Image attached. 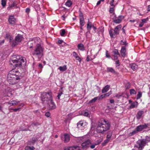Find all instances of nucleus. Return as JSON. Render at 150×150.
<instances>
[{
	"instance_id": "43",
	"label": "nucleus",
	"mask_w": 150,
	"mask_h": 150,
	"mask_svg": "<svg viewBox=\"0 0 150 150\" xmlns=\"http://www.w3.org/2000/svg\"><path fill=\"white\" fill-rule=\"evenodd\" d=\"M1 4L3 7H5L6 5V0H2Z\"/></svg>"
},
{
	"instance_id": "42",
	"label": "nucleus",
	"mask_w": 150,
	"mask_h": 150,
	"mask_svg": "<svg viewBox=\"0 0 150 150\" xmlns=\"http://www.w3.org/2000/svg\"><path fill=\"white\" fill-rule=\"evenodd\" d=\"M65 33V29H62L60 32V34L61 36H64Z\"/></svg>"
},
{
	"instance_id": "59",
	"label": "nucleus",
	"mask_w": 150,
	"mask_h": 150,
	"mask_svg": "<svg viewBox=\"0 0 150 150\" xmlns=\"http://www.w3.org/2000/svg\"><path fill=\"white\" fill-rule=\"evenodd\" d=\"M110 140V139L109 138H107L106 140H104L105 143H107Z\"/></svg>"
},
{
	"instance_id": "48",
	"label": "nucleus",
	"mask_w": 150,
	"mask_h": 150,
	"mask_svg": "<svg viewBox=\"0 0 150 150\" xmlns=\"http://www.w3.org/2000/svg\"><path fill=\"white\" fill-rule=\"evenodd\" d=\"M130 84L129 83H127L125 86V87L126 89H129L130 87Z\"/></svg>"
},
{
	"instance_id": "20",
	"label": "nucleus",
	"mask_w": 150,
	"mask_h": 150,
	"mask_svg": "<svg viewBox=\"0 0 150 150\" xmlns=\"http://www.w3.org/2000/svg\"><path fill=\"white\" fill-rule=\"evenodd\" d=\"M64 142L65 143L68 142L70 140V137L69 135L67 134H65L64 135Z\"/></svg>"
},
{
	"instance_id": "1",
	"label": "nucleus",
	"mask_w": 150,
	"mask_h": 150,
	"mask_svg": "<svg viewBox=\"0 0 150 150\" xmlns=\"http://www.w3.org/2000/svg\"><path fill=\"white\" fill-rule=\"evenodd\" d=\"M25 59L21 56L13 55L10 61V64L13 67H21L25 64Z\"/></svg>"
},
{
	"instance_id": "61",
	"label": "nucleus",
	"mask_w": 150,
	"mask_h": 150,
	"mask_svg": "<svg viewBox=\"0 0 150 150\" xmlns=\"http://www.w3.org/2000/svg\"><path fill=\"white\" fill-rule=\"evenodd\" d=\"M79 17H80V18H84L83 16V14L82 13L80 12V13L79 14Z\"/></svg>"
},
{
	"instance_id": "41",
	"label": "nucleus",
	"mask_w": 150,
	"mask_h": 150,
	"mask_svg": "<svg viewBox=\"0 0 150 150\" xmlns=\"http://www.w3.org/2000/svg\"><path fill=\"white\" fill-rule=\"evenodd\" d=\"M105 56L107 58H110L111 57L110 53L107 50L105 52Z\"/></svg>"
},
{
	"instance_id": "8",
	"label": "nucleus",
	"mask_w": 150,
	"mask_h": 150,
	"mask_svg": "<svg viewBox=\"0 0 150 150\" xmlns=\"http://www.w3.org/2000/svg\"><path fill=\"white\" fill-rule=\"evenodd\" d=\"M23 39L22 35L20 34H18L15 38V41H12V46H15L18 45L19 42H21Z\"/></svg>"
},
{
	"instance_id": "50",
	"label": "nucleus",
	"mask_w": 150,
	"mask_h": 150,
	"mask_svg": "<svg viewBox=\"0 0 150 150\" xmlns=\"http://www.w3.org/2000/svg\"><path fill=\"white\" fill-rule=\"evenodd\" d=\"M115 61V64H116V66H120V63H119V60Z\"/></svg>"
},
{
	"instance_id": "57",
	"label": "nucleus",
	"mask_w": 150,
	"mask_h": 150,
	"mask_svg": "<svg viewBox=\"0 0 150 150\" xmlns=\"http://www.w3.org/2000/svg\"><path fill=\"white\" fill-rule=\"evenodd\" d=\"M122 95H123L122 93H119L118 94H117L116 95V96L117 98H119L120 97L122 96Z\"/></svg>"
},
{
	"instance_id": "40",
	"label": "nucleus",
	"mask_w": 150,
	"mask_h": 150,
	"mask_svg": "<svg viewBox=\"0 0 150 150\" xmlns=\"http://www.w3.org/2000/svg\"><path fill=\"white\" fill-rule=\"evenodd\" d=\"M83 138L82 137H79L77 138V142H81L83 141Z\"/></svg>"
},
{
	"instance_id": "60",
	"label": "nucleus",
	"mask_w": 150,
	"mask_h": 150,
	"mask_svg": "<svg viewBox=\"0 0 150 150\" xmlns=\"http://www.w3.org/2000/svg\"><path fill=\"white\" fill-rule=\"evenodd\" d=\"M20 108H18L16 109H12L13 110V111L14 112H17V111L19 110L20 109Z\"/></svg>"
},
{
	"instance_id": "22",
	"label": "nucleus",
	"mask_w": 150,
	"mask_h": 150,
	"mask_svg": "<svg viewBox=\"0 0 150 150\" xmlns=\"http://www.w3.org/2000/svg\"><path fill=\"white\" fill-rule=\"evenodd\" d=\"M110 88V86L109 85H107L104 87L102 91V93H104L108 91Z\"/></svg>"
},
{
	"instance_id": "63",
	"label": "nucleus",
	"mask_w": 150,
	"mask_h": 150,
	"mask_svg": "<svg viewBox=\"0 0 150 150\" xmlns=\"http://www.w3.org/2000/svg\"><path fill=\"white\" fill-rule=\"evenodd\" d=\"M144 24V23L142 22H141L140 24H139V26L140 27H142L143 26Z\"/></svg>"
},
{
	"instance_id": "29",
	"label": "nucleus",
	"mask_w": 150,
	"mask_h": 150,
	"mask_svg": "<svg viewBox=\"0 0 150 150\" xmlns=\"http://www.w3.org/2000/svg\"><path fill=\"white\" fill-rule=\"evenodd\" d=\"M39 124L38 122H34L32 123L30 126H28V127L30 128L31 127H33V128L35 127H37Z\"/></svg>"
},
{
	"instance_id": "53",
	"label": "nucleus",
	"mask_w": 150,
	"mask_h": 150,
	"mask_svg": "<svg viewBox=\"0 0 150 150\" xmlns=\"http://www.w3.org/2000/svg\"><path fill=\"white\" fill-rule=\"evenodd\" d=\"M112 56L113 57V60L116 61L118 60V59L116 55H113Z\"/></svg>"
},
{
	"instance_id": "54",
	"label": "nucleus",
	"mask_w": 150,
	"mask_h": 150,
	"mask_svg": "<svg viewBox=\"0 0 150 150\" xmlns=\"http://www.w3.org/2000/svg\"><path fill=\"white\" fill-rule=\"evenodd\" d=\"M148 20V18H147L146 19H143L142 20V22L144 24L145 23H146V22Z\"/></svg>"
},
{
	"instance_id": "44",
	"label": "nucleus",
	"mask_w": 150,
	"mask_h": 150,
	"mask_svg": "<svg viewBox=\"0 0 150 150\" xmlns=\"http://www.w3.org/2000/svg\"><path fill=\"white\" fill-rule=\"evenodd\" d=\"M115 7L111 6L110 7L109 11L110 13H112L114 11Z\"/></svg>"
},
{
	"instance_id": "30",
	"label": "nucleus",
	"mask_w": 150,
	"mask_h": 150,
	"mask_svg": "<svg viewBox=\"0 0 150 150\" xmlns=\"http://www.w3.org/2000/svg\"><path fill=\"white\" fill-rule=\"evenodd\" d=\"M137 133V131L135 129L134 130L132 131V132L129 133V134L128 135L129 137L132 136L133 135L136 134Z\"/></svg>"
},
{
	"instance_id": "45",
	"label": "nucleus",
	"mask_w": 150,
	"mask_h": 150,
	"mask_svg": "<svg viewBox=\"0 0 150 150\" xmlns=\"http://www.w3.org/2000/svg\"><path fill=\"white\" fill-rule=\"evenodd\" d=\"M114 0H110V4L111 6L115 7V5L114 4Z\"/></svg>"
},
{
	"instance_id": "23",
	"label": "nucleus",
	"mask_w": 150,
	"mask_h": 150,
	"mask_svg": "<svg viewBox=\"0 0 150 150\" xmlns=\"http://www.w3.org/2000/svg\"><path fill=\"white\" fill-rule=\"evenodd\" d=\"M138 103L137 102H135L132 103L129 106L130 108H133L137 107Z\"/></svg>"
},
{
	"instance_id": "47",
	"label": "nucleus",
	"mask_w": 150,
	"mask_h": 150,
	"mask_svg": "<svg viewBox=\"0 0 150 150\" xmlns=\"http://www.w3.org/2000/svg\"><path fill=\"white\" fill-rule=\"evenodd\" d=\"M98 98V97H96L92 99L90 101V103H93L94 102L96 101V100H97Z\"/></svg>"
},
{
	"instance_id": "14",
	"label": "nucleus",
	"mask_w": 150,
	"mask_h": 150,
	"mask_svg": "<svg viewBox=\"0 0 150 150\" xmlns=\"http://www.w3.org/2000/svg\"><path fill=\"white\" fill-rule=\"evenodd\" d=\"M120 53L121 56L123 57H125L127 54L125 46H122L120 50Z\"/></svg>"
},
{
	"instance_id": "6",
	"label": "nucleus",
	"mask_w": 150,
	"mask_h": 150,
	"mask_svg": "<svg viewBox=\"0 0 150 150\" xmlns=\"http://www.w3.org/2000/svg\"><path fill=\"white\" fill-rule=\"evenodd\" d=\"M41 100L44 102H49L52 99V93L51 91L48 92H43L41 96Z\"/></svg>"
},
{
	"instance_id": "19",
	"label": "nucleus",
	"mask_w": 150,
	"mask_h": 150,
	"mask_svg": "<svg viewBox=\"0 0 150 150\" xmlns=\"http://www.w3.org/2000/svg\"><path fill=\"white\" fill-rule=\"evenodd\" d=\"M73 56L74 57L76 60H78L79 62H81V59L76 52H73Z\"/></svg>"
},
{
	"instance_id": "36",
	"label": "nucleus",
	"mask_w": 150,
	"mask_h": 150,
	"mask_svg": "<svg viewBox=\"0 0 150 150\" xmlns=\"http://www.w3.org/2000/svg\"><path fill=\"white\" fill-rule=\"evenodd\" d=\"M72 4V3L71 1H68L65 3V4L67 6L70 7L71 6Z\"/></svg>"
},
{
	"instance_id": "56",
	"label": "nucleus",
	"mask_w": 150,
	"mask_h": 150,
	"mask_svg": "<svg viewBox=\"0 0 150 150\" xmlns=\"http://www.w3.org/2000/svg\"><path fill=\"white\" fill-rule=\"evenodd\" d=\"M104 1V0H99L97 2L96 5H99L100 4L101 2H103Z\"/></svg>"
},
{
	"instance_id": "3",
	"label": "nucleus",
	"mask_w": 150,
	"mask_h": 150,
	"mask_svg": "<svg viewBox=\"0 0 150 150\" xmlns=\"http://www.w3.org/2000/svg\"><path fill=\"white\" fill-rule=\"evenodd\" d=\"M44 50V48L41 45H35L34 49L32 51V54L40 59L43 56Z\"/></svg>"
},
{
	"instance_id": "10",
	"label": "nucleus",
	"mask_w": 150,
	"mask_h": 150,
	"mask_svg": "<svg viewBox=\"0 0 150 150\" xmlns=\"http://www.w3.org/2000/svg\"><path fill=\"white\" fill-rule=\"evenodd\" d=\"M148 126L147 124H144L143 125H140L137 126L136 128L137 132H140L142 131L143 129L146 128Z\"/></svg>"
},
{
	"instance_id": "55",
	"label": "nucleus",
	"mask_w": 150,
	"mask_h": 150,
	"mask_svg": "<svg viewBox=\"0 0 150 150\" xmlns=\"http://www.w3.org/2000/svg\"><path fill=\"white\" fill-rule=\"evenodd\" d=\"M45 115L47 117H49L50 115V114L49 112H47L45 113Z\"/></svg>"
},
{
	"instance_id": "15",
	"label": "nucleus",
	"mask_w": 150,
	"mask_h": 150,
	"mask_svg": "<svg viewBox=\"0 0 150 150\" xmlns=\"http://www.w3.org/2000/svg\"><path fill=\"white\" fill-rule=\"evenodd\" d=\"M64 150H80V148L78 146H73L65 149Z\"/></svg>"
},
{
	"instance_id": "34",
	"label": "nucleus",
	"mask_w": 150,
	"mask_h": 150,
	"mask_svg": "<svg viewBox=\"0 0 150 150\" xmlns=\"http://www.w3.org/2000/svg\"><path fill=\"white\" fill-rule=\"evenodd\" d=\"M112 134V132L111 131H110L108 132L107 135V138H110L111 137Z\"/></svg>"
},
{
	"instance_id": "24",
	"label": "nucleus",
	"mask_w": 150,
	"mask_h": 150,
	"mask_svg": "<svg viewBox=\"0 0 150 150\" xmlns=\"http://www.w3.org/2000/svg\"><path fill=\"white\" fill-rule=\"evenodd\" d=\"M130 68L133 70L135 71L138 68L137 65L136 64L133 63L130 64Z\"/></svg>"
},
{
	"instance_id": "7",
	"label": "nucleus",
	"mask_w": 150,
	"mask_h": 150,
	"mask_svg": "<svg viewBox=\"0 0 150 150\" xmlns=\"http://www.w3.org/2000/svg\"><path fill=\"white\" fill-rule=\"evenodd\" d=\"M121 25H120L116 26L114 30H111L109 31V34L111 37H113L115 35H118L121 28Z\"/></svg>"
},
{
	"instance_id": "33",
	"label": "nucleus",
	"mask_w": 150,
	"mask_h": 150,
	"mask_svg": "<svg viewBox=\"0 0 150 150\" xmlns=\"http://www.w3.org/2000/svg\"><path fill=\"white\" fill-rule=\"evenodd\" d=\"M82 114L84 116H86L87 117H89L90 116V115L89 114V112L88 111H85L83 112Z\"/></svg>"
},
{
	"instance_id": "28",
	"label": "nucleus",
	"mask_w": 150,
	"mask_h": 150,
	"mask_svg": "<svg viewBox=\"0 0 150 150\" xmlns=\"http://www.w3.org/2000/svg\"><path fill=\"white\" fill-rule=\"evenodd\" d=\"M107 71L108 72H110L113 74H116L115 71L112 67H108L107 69Z\"/></svg>"
},
{
	"instance_id": "37",
	"label": "nucleus",
	"mask_w": 150,
	"mask_h": 150,
	"mask_svg": "<svg viewBox=\"0 0 150 150\" xmlns=\"http://www.w3.org/2000/svg\"><path fill=\"white\" fill-rule=\"evenodd\" d=\"M113 52L114 54L115 55H120V53H119L118 50L116 49H114L113 51Z\"/></svg>"
},
{
	"instance_id": "16",
	"label": "nucleus",
	"mask_w": 150,
	"mask_h": 150,
	"mask_svg": "<svg viewBox=\"0 0 150 150\" xmlns=\"http://www.w3.org/2000/svg\"><path fill=\"white\" fill-rule=\"evenodd\" d=\"M123 18V16H120L117 19L113 20V22L116 23H119Z\"/></svg>"
},
{
	"instance_id": "38",
	"label": "nucleus",
	"mask_w": 150,
	"mask_h": 150,
	"mask_svg": "<svg viewBox=\"0 0 150 150\" xmlns=\"http://www.w3.org/2000/svg\"><path fill=\"white\" fill-rule=\"evenodd\" d=\"M142 96V93L141 91H139L137 95V99H140Z\"/></svg>"
},
{
	"instance_id": "2",
	"label": "nucleus",
	"mask_w": 150,
	"mask_h": 150,
	"mask_svg": "<svg viewBox=\"0 0 150 150\" xmlns=\"http://www.w3.org/2000/svg\"><path fill=\"white\" fill-rule=\"evenodd\" d=\"M110 124L108 121L103 120L101 122L98 123L96 128V131L98 133H103L110 129Z\"/></svg>"
},
{
	"instance_id": "31",
	"label": "nucleus",
	"mask_w": 150,
	"mask_h": 150,
	"mask_svg": "<svg viewBox=\"0 0 150 150\" xmlns=\"http://www.w3.org/2000/svg\"><path fill=\"white\" fill-rule=\"evenodd\" d=\"M5 38L7 39H9L10 40V42H12L11 41V40L12 39V38L11 37V36L10 34L8 33L6 34V35Z\"/></svg>"
},
{
	"instance_id": "13",
	"label": "nucleus",
	"mask_w": 150,
	"mask_h": 150,
	"mask_svg": "<svg viewBox=\"0 0 150 150\" xmlns=\"http://www.w3.org/2000/svg\"><path fill=\"white\" fill-rule=\"evenodd\" d=\"M8 21L10 24L14 25L15 24L16 20L13 16H9Z\"/></svg>"
},
{
	"instance_id": "64",
	"label": "nucleus",
	"mask_w": 150,
	"mask_h": 150,
	"mask_svg": "<svg viewBox=\"0 0 150 150\" xmlns=\"http://www.w3.org/2000/svg\"><path fill=\"white\" fill-rule=\"evenodd\" d=\"M147 10L148 11H150V5L147 6Z\"/></svg>"
},
{
	"instance_id": "39",
	"label": "nucleus",
	"mask_w": 150,
	"mask_h": 150,
	"mask_svg": "<svg viewBox=\"0 0 150 150\" xmlns=\"http://www.w3.org/2000/svg\"><path fill=\"white\" fill-rule=\"evenodd\" d=\"M130 93L131 95L135 94L136 92L134 89H131L130 90Z\"/></svg>"
},
{
	"instance_id": "4",
	"label": "nucleus",
	"mask_w": 150,
	"mask_h": 150,
	"mask_svg": "<svg viewBox=\"0 0 150 150\" xmlns=\"http://www.w3.org/2000/svg\"><path fill=\"white\" fill-rule=\"evenodd\" d=\"M150 141V137L146 136L145 139H139L136 144L134 146V149L132 150H142L145 145L146 144Z\"/></svg>"
},
{
	"instance_id": "58",
	"label": "nucleus",
	"mask_w": 150,
	"mask_h": 150,
	"mask_svg": "<svg viewBox=\"0 0 150 150\" xmlns=\"http://www.w3.org/2000/svg\"><path fill=\"white\" fill-rule=\"evenodd\" d=\"M98 144H95L94 145H92L91 146H90V148H91V149H94L95 147V146L96 145H97Z\"/></svg>"
},
{
	"instance_id": "49",
	"label": "nucleus",
	"mask_w": 150,
	"mask_h": 150,
	"mask_svg": "<svg viewBox=\"0 0 150 150\" xmlns=\"http://www.w3.org/2000/svg\"><path fill=\"white\" fill-rule=\"evenodd\" d=\"M63 94V93L62 92H60L59 93H58V95L57 96V98L58 99H59L60 98V97Z\"/></svg>"
},
{
	"instance_id": "35",
	"label": "nucleus",
	"mask_w": 150,
	"mask_h": 150,
	"mask_svg": "<svg viewBox=\"0 0 150 150\" xmlns=\"http://www.w3.org/2000/svg\"><path fill=\"white\" fill-rule=\"evenodd\" d=\"M35 148L33 146L30 147V146H27L25 148V150H34Z\"/></svg>"
},
{
	"instance_id": "17",
	"label": "nucleus",
	"mask_w": 150,
	"mask_h": 150,
	"mask_svg": "<svg viewBox=\"0 0 150 150\" xmlns=\"http://www.w3.org/2000/svg\"><path fill=\"white\" fill-rule=\"evenodd\" d=\"M19 101L17 100H13L9 101L7 102V103L10 105V106H13L18 104L19 103Z\"/></svg>"
},
{
	"instance_id": "26",
	"label": "nucleus",
	"mask_w": 150,
	"mask_h": 150,
	"mask_svg": "<svg viewBox=\"0 0 150 150\" xmlns=\"http://www.w3.org/2000/svg\"><path fill=\"white\" fill-rule=\"evenodd\" d=\"M77 47L78 49L81 51H83L85 50L84 46L81 43L77 45Z\"/></svg>"
},
{
	"instance_id": "46",
	"label": "nucleus",
	"mask_w": 150,
	"mask_h": 150,
	"mask_svg": "<svg viewBox=\"0 0 150 150\" xmlns=\"http://www.w3.org/2000/svg\"><path fill=\"white\" fill-rule=\"evenodd\" d=\"M120 44L122 45H127L126 41L125 40H122L121 41Z\"/></svg>"
},
{
	"instance_id": "27",
	"label": "nucleus",
	"mask_w": 150,
	"mask_h": 150,
	"mask_svg": "<svg viewBox=\"0 0 150 150\" xmlns=\"http://www.w3.org/2000/svg\"><path fill=\"white\" fill-rule=\"evenodd\" d=\"M58 69L61 71H64L67 70V66L64 65L63 66H60Z\"/></svg>"
},
{
	"instance_id": "18",
	"label": "nucleus",
	"mask_w": 150,
	"mask_h": 150,
	"mask_svg": "<svg viewBox=\"0 0 150 150\" xmlns=\"http://www.w3.org/2000/svg\"><path fill=\"white\" fill-rule=\"evenodd\" d=\"M34 41L35 43V45H41V40L40 38L39 37H36L34 38Z\"/></svg>"
},
{
	"instance_id": "5",
	"label": "nucleus",
	"mask_w": 150,
	"mask_h": 150,
	"mask_svg": "<svg viewBox=\"0 0 150 150\" xmlns=\"http://www.w3.org/2000/svg\"><path fill=\"white\" fill-rule=\"evenodd\" d=\"M14 70L9 72L7 76V80L10 84H13L15 83L17 80L19 79L17 77L16 74H13Z\"/></svg>"
},
{
	"instance_id": "51",
	"label": "nucleus",
	"mask_w": 150,
	"mask_h": 150,
	"mask_svg": "<svg viewBox=\"0 0 150 150\" xmlns=\"http://www.w3.org/2000/svg\"><path fill=\"white\" fill-rule=\"evenodd\" d=\"M92 60V59L90 57V56L89 55H88L87 56L86 60L87 62H89L91 60Z\"/></svg>"
},
{
	"instance_id": "9",
	"label": "nucleus",
	"mask_w": 150,
	"mask_h": 150,
	"mask_svg": "<svg viewBox=\"0 0 150 150\" xmlns=\"http://www.w3.org/2000/svg\"><path fill=\"white\" fill-rule=\"evenodd\" d=\"M87 123L85 121L81 120L77 124V127L81 130H84L86 127Z\"/></svg>"
},
{
	"instance_id": "21",
	"label": "nucleus",
	"mask_w": 150,
	"mask_h": 150,
	"mask_svg": "<svg viewBox=\"0 0 150 150\" xmlns=\"http://www.w3.org/2000/svg\"><path fill=\"white\" fill-rule=\"evenodd\" d=\"M93 25L92 23L90 22L89 20L87 22V30L90 32V30L91 29V28H92Z\"/></svg>"
},
{
	"instance_id": "52",
	"label": "nucleus",
	"mask_w": 150,
	"mask_h": 150,
	"mask_svg": "<svg viewBox=\"0 0 150 150\" xmlns=\"http://www.w3.org/2000/svg\"><path fill=\"white\" fill-rule=\"evenodd\" d=\"M38 67L40 69H41L40 72H41L42 71V69L43 68V66L42 64L40 63L39 64Z\"/></svg>"
},
{
	"instance_id": "12",
	"label": "nucleus",
	"mask_w": 150,
	"mask_h": 150,
	"mask_svg": "<svg viewBox=\"0 0 150 150\" xmlns=\"http://www.w3.org/2000/svg\"><path fill=\"white\" fill-rule=\"evenodd\" d=\"M91 144V141L88 139L85 142L82 143L81 146L83 148H85L89 147V145Z\"/></svg>"
},
{
	"instance_id": "25",
	"label": "nucleus",
	"mask_w": 150,
	"mask_h": 150,
	"mask_svg": "<svg viewBox=\"0 0 150 150\" xmlns=\"http://www.w3.org/2000/svg\"><path fill=\"white\" fill-rule=\"evenodd\" d=\"M144 112L142 110L139 111L137 113V118L139 119H140L141 118V117L143 114Z\"/></svg>"
},
{
	"instance_id": "32",
	"label": "nucleus",
	"mask_w": 150,
	"mask_h": 150,
	"mask_svg": "<svg viewBox=\"0 0 150 150\" xmlns=\"http://www.w3.org/2000/svg\"><path fill=\"white\" fill-rule=\"evenodd\" d=\"M80 23L81 26H83L84 25V18H80Z\"/></svg>"
},
{
	"instance_id": "62",
	"label": "nucleus",
	"mask_w": 150,
	"mask_h": 150,
	"mask_svg": "<svg viewBox=\"0 0 150 150\" xmlns=\"http://www.w3.org/2000/svg\"><path fill=\"white\" fill-rule=\"evenodd\" d=\"M5 40H3L2 41H0V45H2L4 42Z\"/></svg>"
},
{
	"instance_id": "11",
	"label": "nucleus",
	"mask_w": 150,
	"mask_h": 150,
	"mask_svg": "<svg viewBox=\"0 0 150 150\" xmlns=\"http://www.w3.org/2000/svg\"><path fill=\"white\" fill-rule=\"evenodd\" d=\"M49 105V108L50 109H54L56 108V106L54 103L52 101V100H50L47 102Z\"/></svg>"
}]
</instances>
